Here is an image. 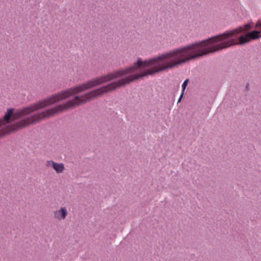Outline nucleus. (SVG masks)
<instances>
[{
    "mask_svg": "<svg viewBox=\"0 0 261 261\" xmlns=\"http://www.w3.org/2000/svg\"><path fill=\"white\" fill-rule=\"evenodd\" d=\"M251 28V24L248 23L207 40L170 50L147 60L146 67H152L146 69V75L171 69L191 60L238 44L235 37L239 33L248 31Z\"/></svg>",
    "mask_w": 261,
    "mask_h": 261,
    "instance_id": "nucleus-1",
    "label": "nucleus"
},
{
    "mask_svg": "<svg viewBox=\"0 0 261 261\" xmlns=\"http://www.w3.org/2000/svg\"><path fill=\"white\" fill-rule=\"evenodd\" d=\"M261 37L260 32L258 31H253L250 33H247L244 36H241L239 38V44H243L247 43L252 39H256Z\"/></svg>",
    "mask_w": 261,
    "mask_h": 261,
    "instance_id": "nucleus-2",
    "label": "nucleus"
},
{
    "mask_svg": "<svg viewBox=\"0 0 261 261\" xmlns=\"http://www.w3.org/2000/svg\"><path fill=\"white\" fill-rule=\"evenodd\" d=\"M46 167H51L55 172L58 173H62L65 170V166L63 163H58L54 162L52 160L47 161L45 163Z\"/></svg>",
    "mask_w": 261,
    "mask_h": 261,
    "instance_id": "nucleus-3",
    "label": "nucleus"
},
{
    "mask_svg": "<svg viewBox=\"0 0 261 261\" xmlns=\"http://www.w3.org/2000/svg\"><path fill=\"white\" fill-rule=\"evenodd\" d=\"M54 217L55 219L58 221L64 220L68 215V211L65 206L60 207L53 212Z\"/></svg>",
    "mask_w": 261,
    "mask_h": 261,
    "instance_id": "nucleus-4",
    "label": "nucleus"
},
{
    "mask_svg": "<svg viewBox=\"0 0 261 261\" xmlns=\"http://www.w3.org/2000/svg\"><path fill=\"white\" fill-rule=\"evenodd\" d=\"M188 80H186L184 81V82L183 83V84H182V88L183 89V91L185 90L187 85V84H188Z\"/></svg>",
    "mask_w": 261,
    "mask_h": 261,
    "instance_id": "nucleus-5",
    "label": "nucleus"
},
{
    "mask_svg": "<svg viewBox=\"0 0 261 261\" xmlns=\"http://www.w3.org/2000/svg\"><path fill=\"white\" fill-rule=\"evenodd\" d=\"M182 96V94L180 95L179 98H178V102H180Z\"/></svg>",
    "mask_w": 261,
    "mask_h": 261,
    "instance_id": "nucleus-6",
    "label": "nucleus"
}]
</instances>
